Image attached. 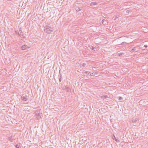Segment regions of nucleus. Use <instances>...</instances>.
Listing matches in <instances>:
<instances>
[{"mask_svg":"<svg viewBox=\"0 0 148 148\" xmlns=\"http://www.w3.org/2000/svg\"><path fill=\"white\" fill-rule=\"evenodd\" d=\"M138 51V50H136V47H134L131 50V52H133L134 51Z\"/></svg>","mask_w":148,"mask_h":148,"instance_id":"0eeeda50","label":"nucleus"},{"mask_svg":"<svg viewBox=\"0 0 148 148\" xmlns=\"http://www.w3.org/2000/svg\"><path fill=\"white\" fill-rule=\"evenodd\" d=\"M138 121V119H132L131 120V121L132 123H136V122Z\"/></svg>","mask_w":148,"mask_h":148,"instance_id":"39448f33","label":"nucleus"},{"mask_svg":"<svg viewBox=\"0 0 148 148\" xmlns=\"http://www.w3.org/2000/svg\"><path fill=\"white\" fill-rule=\"evenodd\" d=\"M124 53H118V55L119 56H122L123 55Z\"/></svg>","mask_w":148,"mask_h":148,"instance_id":"2eb2a0df","label":"nucleus"},{"mask_svg":"<svg viewBox=\"0 0 148 148\" xmlns=\"http://www.w3.org/2000/svg\"><path fill=\"white\" fill-rule=\"evenodd\" d=\"M114 139H115V140L117 142H119V140H118L114 136Z\"/></svg>","mask_w":148,"mask_h":148,"instance_id":"dca6fc26","label":"nucleus"},{"mask_svg":"<svg viewBox=\"0 0 148 148\" xmlns=\"http://www.w3.org/2000/svg\"><path fill=\"white\" fill-rule=\"evenodd\" d=\"M16 148H21V146L20 144H17L16 146Z\"/></svg>","mask_w":148,"mask_h":148,"instance_id":"1a4fd4ad","label":"nucleus"},{"mask_svg":"<svg viewBox=\"0 0 148 148\" xmlns=\"http://www.w3.org/2000/svg\"><path fill=\"white\" fill-rule=\"evenodd\" d=\"M91 49L92 50H94L95 51V49H96L95 48V47H94L92 46L91 47Z\"/></svg>","mask_w":148,"mask_h":148,"instance_id":"a211bd4d","label":"nucleus"},{"mask_svg":"<svg viewBox=\"0 0 148 148\" xmlns=\"http://www.w3.org/2000/svg\"><path fill=\"white\" fill-rule=\"evenodd\" d=\"M35 116L37 118V119H39L41 118L40 114H36L35 115Z\"/></svg>","mask_w":148,"mask_h":148,"instance_id":"20e7f679","label":"nucleus"},{"mask_svg":"<svg viewBox=\"0 0 148 148\" xmlns=\"http://www.w3.org/2000/svg\"><path fill=\"white\" fill-rule=\"evenodd\" d=\"M29 48V47H28L27 45H25L22 46L21 47V49L23 50H25L27 49L28 48Z\"/></svg>","mask_w":148,"mask_h":148,"instance_id":"f03ea898","label":"nucleus"},{"mask_svg":"<svg viewBox=\"0 0 148 148\" xmlns=\"http://www.w3.org/2000/svg\"><path fill=\"white\" fill-rule=\"evenodd\" d=\"M22 99L25 101L27 100V98L26 97V96H23L22 97Z\"/></svg>","mask_w":148,"mask_h":148,"instance_id":"9b49d317","label":"nucleus"},{"mask_svg":"<svg viewBox=\"0 0 148 148\" xmlns=\"http://www.w3.org/2000/svg\"><path fill=\"white\" fill-rule=\"evenodd\" d=\"M53 31V28L50 26H47L44 29V31L47 33L50 34Z\"/></svg>","mask_w":148,"mask_h":148,"instance_id":"f257e3e1","label":"nucleus"},{"mask_svg":"<svg viewBox=\"0 0 148 148\" xmlns=\"http://www.w3.org/2000/svg\"><path fill=\"white\" fill-rule=\"evenodd\" d=\"M118 98L119 100H121L123 99V98L121 97H118Z\"/></svg>","mask_w":148,"mask_h":148,"instance_id":"4468645a","label":"nucleus"},{"mask_svg":"<svg viewBox=\"0 0 148 148\" xmlns=\"http://www.w3.org/2000/svg\"><path fill=\"white\" fill-rule=\"evenodd\" d=\"M67 91L68 92H69V88L68 89H66Z\"/></svg>","mask_w":148,"mask_h":148,"instance_id":"393cba45","label":"nucleus"},{"mask_svg":"<svg viewBox=\"0 0 148 148\" xmlns=\"http://www.w3.org/2000/svg\"><path fill=\"white\" fill-rule=\"evenodd\" d=\"M118 18V17H117L116 16L115 18Z\"/></svg>","mask_w":148,"mask_h":148,"instance_id":"a878e982","label":"nucleus"},{"mask_svg":"<svg viewBox=\"0 0 148 148\" xmlns=\"http://www.w3.org/2000/svg\"><path fill=\"white\" fill-rule=\"evenodd\" d=\"M18 34L20 36H23V34L21 30H20L18 32Z\"/></svg>","mask_w":148,"mask_h":148,"instance_id":"423d86ee","label":"nucleus"},{"mask_svg":"<svg viewBox=\"0 0 148 148\" xmlns=\"http://www.w3.org/2000/svg\"><path fill=\"white\" fill-rule=\"evenodd\" d=\"M81 10V9L79 7H76V10L77 12H79Z\"/></svg>","mask_w":148,"mask_h":148,"instance_id":"ddd939ff","label":"nucleus"},{"mask_svg":"<svg viewBox=\"0 0 148 148\" xmlns=\"http://www.w3.org/2000/svg\"><path fill=\"white\" fill-rule=\"evenodd\" d=\"M101 98H103V97H104L105 98H108V96L106 95H103L101 96Z\"/></svg>","mask_w":148,"mask_h":148,"instance_id":"9d476101","label":"nucleus"},{"mask_svg":"<svg viewBox=\"0 0 148 148\" xmlns=\"http://www.w3.org/2000/svg\"><path fill=\"white\" fill-rule=\"evenodd\" d=\"M144 47L145 48H147L148 47V46L147 45H145Z\"/></svg>","mask_w":148,"mask_h":148,"instance_id":"5701e85b","label":"nucleus"},{"mask_svg":"<svg viewBox=\"0 0 148 148\" xmlns=\"http://www.w3.org/2000/svg\"><path fill=\"white\" fill-rule=\"evenodd\" d=\"M62 88L63 90L66 89H68L69 88L68 87H66V86L64 85L62 87Z\"/></svg>","mask_w":148,"mask_h":148,"instance_id":"6e6552de","label":"nucleus"},{"mask_svg":"<svg viewBox=\"0 0 148 148\" xmlns=\"http://www.w3.org/2000/svg\"><path fill=\"white\" fill-rule=\"evenodd\" d=\"M88 75H91L92 76H94L96 75H97V73H90V72H89L88 73Z\"/></svg>","mask_w":148,"mask_h":148,"instance_id":"7ed1b4c3","label":"nucleus"},{"mask_svg":"<svg viewBox=\"0 0 148 148\" xmlns=\"http://www.w3.org/2000/svg\"><path fill=\"white\" fill-rule=\"evenodd\" d=\"M104 21H106V20L104 19H103L102 20V23H103L104 22Z\"/></svg>","mask_w":148,"mask_h":148,"instance_id":"b1692460","label":"nucleus"},{"mask_svg":"<svg viewBox=\"0 0 148 148\" xmlns=\"http://www.w3.org/2000/svg\"><path fill=\"white\" fill-rule=\"evenodd\" d=\"M86 64H85L84 63H83V64H82V66L84 67V66H85Z\"/></svg>","mask_w":148,"mask_h":148,"instance_id":"412c9836","label":"nucleus"},{"mask_svg":"<svg viewBox=\"0 0 148 148\" xmlns=\"http://www.w3.org/2000/svg\"><path fill=\"white\" fill-rule=\"evenodd\" d=\"M124 43H125V44H126V42H122L121 44V45H123V44Z\"/></svg>","mask_w":148,"mask_h":148,"instance_id":"aec40b11","label":"nucleus"},{"mask_svg":"<svg viewBox=\"0 0 148 148\" xmlns=\"http://www.w3.org/2000/svg\"><path fill=\"white\" fill-rule=\"evenodd\" d=\"M61 74L60 75V77L59 78V82H61V80H62V79H61Z\"/></svg>","mask_w":148,"mask_h":148,"instance_id":"6ab92c4d","label":"nucleus"},{"mask_svg":"<svg viewBox=\"0 0 148 148\" xmlns=\"http://www.w3.org/2000/svg\"><path fill=\"white\" fill-rule=\"evenodd\" d=\"M90 5L91 6L92 5H97V3H95L94 2H91L90 3Z\"/></svg>","mask_w":148,"mask_h":148,"instance_id":"f8f14e48","label":"nucleus"},{"mask_svg":"<svg viewBox=\"0 0 148 148\" xmlns=\"http://www.w3.org/2000/svg\"><path fill=\"white\" fill-rule=\"evenodd\" d=\"M89 72H88V71H85L84 72V73H88Z\"/></svg>","mask_w":148,"mask_h":148,"instance_id":"4be33fe9","label":"nucleus"},{"mask_svg":"<svg viewBox=\"0 0 148 148\" xmlns=\"http://www.w3.org/2000/svg\"><path fill=\"white\" fill-rule=\"evenodd\" d=\"M131 11L130 10H126V12L127 14H128L129 12H131Z\"/></svg>","mask_w":148,"mask_h":148,"instance_id":"f3484780","label":"nucleus"}]
</instances>
